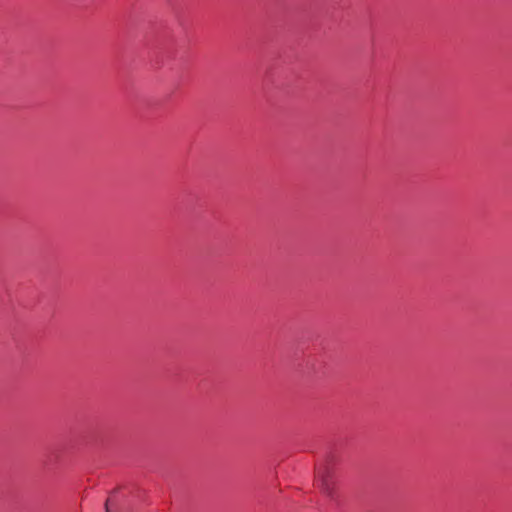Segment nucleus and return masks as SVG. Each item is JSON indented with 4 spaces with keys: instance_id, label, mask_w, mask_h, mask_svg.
I'll list each match as a JSON object with an SVG mask.
<instances>
[{
    "instance_id": "nucleus-1",
    "label": "nucleus",
    "mask_w": 512,
    "mask_h": 512,
    "mask_svg": "<svg viewBox=\"0 0 512 512\" xmlns=\"http://www.w3.org/2000/svg\"><path fill=\"white\" fill-rule=\"evenodd\" d=\"M316 484L323 493L331 496L334 490L333 473L328 467H321L316 474Z\"/></svg>"
},
{
    "instance_id": "nucleus-2",
    "label": "nucleus",
    "mask_w": 512,
    "mask_h": 512,
    "mask_svg": "<svg viewBox=\"0 0 512 512\" xmlns=\"http://www.w3.org/2000/svg\"><path fill=\"white\" fill-rule=\"evenodd\" d=\"M110 504H111V500L108 499L106 501V504H105V509H106V512H110Z\"/></svg>"
}]
</instances>
